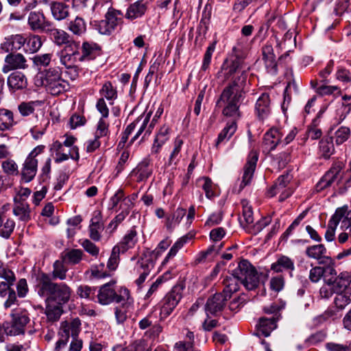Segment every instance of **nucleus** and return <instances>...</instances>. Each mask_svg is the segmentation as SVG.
I'll use <instances>...</instances> for the list:
<instances>
[{"mask_svg": "<svg viewBox=\"0 0 351 351\" xmlns=\"http://www.w3.org/2000/svg\"><path fill=\"white\" fill-rule=\"evenodd\" d=\"M247 83L246 71L236 76L223 90L217 105L224 106L222 113L226 117H232L233 121L241 117L239 107L245 94V88Z\"/></svg>", "mask_w": 351, "mask_h": 351, "instance_id": "nucleus-1", "label": "nucleus"}, {"mask_svg": "<svg viewBox=\"0 0 351 351\" xmlns=\"http://www.w3.org/2000/svg\"><path fill=\"white\" fill-rule=\"evenodd\" d=\"M260 283V274L256 269L247 261H241L231 276H226L223 280L224 288L222 293L231 298L233 293L239 289L241 284L248 291L256 289Z\"/></svg>", "mask_w": 351, "mask_h": 351, "instance_id": "nucleus-2", "label": "nucleus"}, {"mask_svg": "<svg viewBox=\"0 0 351 351\" xmlns=\"http://www.w3.org/2000/svg\"><path fill=\"white\" fill-rule=\"evenodd\" d=\"M35 291L42 298L64 305L69 302L71 288L64 282H55L49 274L42 271L35 276Z\"/></svg>", "mask_w": 351, "mask_h": 351, "instance_id": "nucleus-3", "label": "nucleus"}, {"mask_svg": "<svg viewBox=\"0 0 351 351\" xmlns=\"http://www.w3.org/2000/svg\"><path fill=\"white\" fill-rule=\"evenodd\" d=\"M170 245L168 239L161 241L155 250L145 249L138 261H137L134 270L139 274V277L135 280L136 284L140 287L145 282L147 276L151 270L154 267L155 262L160 254L166 250Z\"/></svg>", "mask_w": 351, "mask_h": 351, "instance_id": "nucleus-4", "label": "nucleus"}, {"mask_svg": "<svg viewBox=\"0 0 351 351\" xmlns=\"http://www.w3.org/2000/svg\"><path fill=\"white\" fill-rule=\"evenodd\" d=\"M248 53L247 49L242 44L237 43L233 48L229 58L222 64L221 70L224 71L226 78L231 76V81L236 76L239 75L242 71H246L247 76L250 67L245 64V59Z\"/></svg>", "mask_w": 351, "mask_h": 351, "instance_id": "nucleus-5", "label": "nucleus"}, {"mask_svg": "<svg viewBox=\"0 0 351 351\" xmlns=\"http://www.w3.org/2000/svg\"><path fill=\"white\" fill-rule=\"evenodd\" d=\"M42 84L53 95H58L69 89V82L61 76L59 68H49L45 72Z\"/></svg>", "mask_w": 351, "mask_h": 351, "instance_id": "nucleus-6", "label": "nucleus"}, {"mask_svg": "<svg viewBox=\"0 0 351 351\" xmlns=\"http://www.w3.org/2000/svg\"><path fill=\"white\" fill-rule=\"evenodd\" d=\"M10 317V322L4 327L5 333L11 336L23 335L30 322L28 311L25 308H14L11 311Z\"/></svg>", "mask_w": 351, "mask_h": 351, "instance_id": "nucleus-7", "label": "nucleus"}, {"mask_svg": "<svg viewBox=\"0 0 351 351\" xmlns=\"http://www.w3.org/2000/svg\"><path fill=\"white\" fill-rule=\"evenodd\" d=\"M114 280L103 285L98 291L97 298V302L101 305H107L113 302L117 303L124 302L128 300L130 296L129 290L126 288H122L120 291L121 295L117 294L111 286L115 284Z\"/></svg>", "mask_w": 351, "mask_h": 351, "instance_id": "nucleus-8", "label": "nucleus"}, {"mask_svg": "<svg viewBox=\"0 0 351 351\" xmlns=\"http://www.w3.org/2000/svg\"><path fill=\"white\" fill-rule=\"evenodd\" d=\"M122 16L123 14L120 10L110 5L105 14V19L100 21L98 24L99 32L104 35L111 34L122 23Z\"/></svg>", "mask_w": 351, "mask_h": 351, "instance_id": "nucleus-9", "label": "nucleus"}, {"mask_svg": "<svg viewBox=\"0 0 351 351\" xmlns=\"http://www.w3.org/2000/svg\"><path fill=\"white\" fill-rule=\"evenodd\" d=\"M292 176L289 173L280 176L274 184L268 191V195L274 197L276 194H280L279 201L282 202L291 195L293 191L288 187Z\"/></svg>", "mask_w": 351, "mask_h": 351, "instance_id": "nucleus-10", "label": "nucleus"}, {"mask_svg": "<svg viewBox=\"0 0 351 351\" xmlns=\"http://www.w3.org/2000/svg\"><path fill=\"white\" fill-rule=\"evenodd\" d=\"M28 68L27 60L23 54L21 53H10L4 59V64L2 71L4 73L14 70H25Z\"/></svg>", "mask_w": 351, "mask_h": 351, "instance_id": "nucleus-11", "label": "nucleus"}, {"mask_svg": "<svg viewBox=\"0 0 351 351\" xmlns=\"http://www.w3.org/2000/svg\"><path fill=\"white\" fill-rule=\"evenodd\" d=\"M342 169L343 165L341 162H338L334 163L316 184V191L320 192L323 191L330 186L336 180H339Z\"/></svg>", "mask_w": 351, "mask_h": 351, "instance_id": "nucleus-12", "label": "nucleus"}, {"mask_svg": "<svg viewBox=\"0 0 351 351\" xmlns=\"http://www.w3.org/2000/svg\"><path fill=\"white\" fill-rule=\"evenodd\" d=\"M27 25L33 32H45L51 26L42 11H31L27 16Z\"/></svg>", "mask_w": 351, "mask_h": 351, "instance_id": "nucleus-13", "label": "nucleus"}, {"mask_svg": "<svg viewBox=\"0 0 351 351\" xmlns=\"http://www.w3.org/2000/svg\"><path fill=\"white\" fill-rule=\"evenodd\" d=\"M230 299L225 294L221 293H217L213 296L210 297L205 305V311L207 316L210 315H216L217 313L221 312L226 304L227 300Z\"/></svg>", "mask_w": 351, "mask_h": 351, "instance_id": "nucleus-14", "label": "nucleus"}, {"mask_svg": "<svg viewBox=\"0 0 351 351\" xmlns=\"http://www.w3.org/2000/svg\"><path fill=\"white\" fill-rule=\"evenodd\" d=\"M327 250L323 244H317L306 247L305 254L309 258L317 260L319 264H330L332 259L326 255Z\"/></svg>", "mask_w": 351, "mask_h": 351, "instance_id": "nucleus-15", "label": "nucleus"}, {"mask_svg": "<svg viewBox=\"0 0 351 351\" xmlns=\"http://www.w3.org/2000/svg\"><path fill=\"white\" fill-rule=\"evenodd\" d=\"M282 136L283 133L280 128H272L269 130L263 137V145L265 150L267 152L274 150L282 141Z\"/></svg>", "mask_w": 351, "mask_h": 351, "instance_id": "nucleus-16", "label": "nucleus"}, {"mask_svg": "<svg viewBox=\"0 0 351 351\" xmlns=\"http://www.w3.org/2000/svg\"><path fill=\"white\" fill-rule=\"evenodd\" d=\"M257 161V154L256 152H251L244 166L243 175L242 176V180L240 184V191L250 184L256 169Z\"/></svg>", "mask_w": 351, "mask_h": 351, "instance_id": "nucleus-17", "label": "nucleus"}, {"mask_svg": "<svg viewBox=\"0 0 351 351\" xmlns=\"http://www.w3.org/2000/svg\"><path fill=\"white\" fill-rule=\"evenodd\" d=\"M271 112V99L269 94L263 93L255 104V113L260 121L267 119Z\"/></svg>", "mask_w": 351, "mask_h": 351, "instance_id": "nucleus-18", "label": "nucleus"}, {"mask_svg": "<svg viewBox=\"0 0 351 351\" xmlns=\"http://www.w3.org/2000/svg\"><path fill=\"white\" fill-rule=\"evenodd\" d=\"M270 269L275 273L287 271L292 277L293 271L295 270L294 261L287 256L279 255L276 261L271 265Z\"/></svg>", "mask_w": 351, "mask_h": 351, "instance_id": "nucleus-19", "label": "nucleus"}, {"mask_svg": "<svg viewBox=\"0 0 351 351\" xmlns=\"http://www.w3.org/2000/svg\"><path fill=\"white\" fill-rule=\"evenodd\" d=\"M263 60L268 73L275 75L277 73V62L274 49L271 45L266 44L262 48Z\"/></svg>", "mask_w": 351, "mask_h": 351, "instance_id": "nucleus-20", "label": "nucleus"}, {"mask_svg": "<svg viewBox=\"0 0 351 351\" xmlns=\"http://www.w3.org/2000/svg\"><path fill=\"white\" fill-rule=\"evenodd\" d=\"M14 202L13 214L22 221H29L31 210L29 205L25 202V199H19L18 197H14Z\"/></svg>", "mask_w": 351, "mask_h": 351, "instance_id": "nucleus-21", "label": "nucleus"}, {"mask_svg": "<svg viewBox=\"0 0 351 351\" xmlns=\"http://www.w3.org/2000/svg\"><path fill=\"white\" fill-rule=\"evenodd\" d=\"M81 330V321L78 317L71 318L61 323L60 333L64 334L66 337L71 335L75 339Z\"/></svg>", "mask_w": 351, "mask_h": 351, "instance_id": "nucleus-22", "label": "nucleus"}, {"mask_svg": "<svg viewBox=\"0 0 351 351\" xmlns=\"http://www.w3.org/2000/svg\"><path fill=\"white\" fill-rule=\"evenodd\" d=\"M38 160L34 158L27 157L21 169V178L25 182L32 181L37 172Z\"/></svg>", "mask_w": 351, "mask_h": 351, "instance_id": "nucleus-23", "label": "nucleus"}, {"mask_svg": "<svg viewBox=\"0 0 351 351\" xmlns=\"http://www.w3.org/2000/svg\"><path fill=\"white\" fill-rule=\"evenodd\" d=\"M350 283L351 276L348 272L341 273L335 279H327V284L329 286H332L333 291L335 293L344 292L343 291Z\"/></svg>", "mask_w": 351, "mask_h": 351, "instance_id": "nucleus-24", "label": "nucleus"}, {"mask_svg": "<svg viewBox=\"0 0 351 351\" xmlns=\"http://www.w3.org/2000/svg\"><path fill=\"white\" fill-rule=\"evenodd\" d=\"M45 308L44 313L47 317V322L51 323L57 322L64 312L63 305L46 300H45Z\"/></svg>", "mask_w": 351, "mask_h": 351, "instance_id": "nucleus-25", "label": "nucleus"}, {"mask_svg": "<svg viewBox=\"0 0 351 351\" xmlns=\"http://www.w3.org/2000/svg\"><path fill=\"white\" fill-rule=\"evenodd\" d=\"M50 10L53 18L58 21L66 20L70 16V7L63 1H53Z\"/></svg>", "mask_w": 351, "mask_h": 351, "instance_id": "nucleus-26", "label": "nucleus"}, {"mask_svg": "<svg viewBox=\"0 0 351 351\" xmlns=\"http://www.w3.org/2000/svg\"><path fill=\"white\" fill-rule=\"evenodd\" d=\"M278 320V317L271 316V317H261L257 328L256 335H263L268 337L270 335L271 331H273L276 327V322Z\"/></svg>", "mask_w": 351, "mask_h": 351, "instance_id": "nucleus-27", "label": "nucleus"}, {"mask_svg": "<svg viewBox=\"0 0 351 351\" xmlns=\"http://www.w3.org/2000/svg\"><path fill=\"white\" fill-rule=\"evenodd\" d=\"M152 170L147 160L140 162L130 173L132 178L138 182L145 181L152 174Z\"/></svg>", "mask_w": 351, "mask_h": 351, "instance_id": "nucleus-28", "label": "nucleus"}, {"mask_svg": "<svg viewBox=\"0 0 351 351\" xmlns=\"http://www.w3.org/2000/svg\"><path fill=\"white\" fill-rule=\"evenodd\" d=\"M147 10V4L143 0L137 1L129 5L125 17L130 21L142 17Z\"/></svg>", "mask_w": 351, "mask_h": 351, "instance_id": "nucleus-29", "label": "nucleus"}, {"mask_svg": "<svg viewBox=\"0 0 351 351\" xmlns=\"http://www.w3.org/2000/svg\"><path fill=\"white\" fill-rule=\"evenodd\" d=\"M137 232L134 229L130 230L121 241L113 247L118 248L121 253H125L133 248L137 243Z\"/></svg>", "mask_w": 351, "mask_h": 351, "instance_id": "nucleus-30", "label": "nucleus"}, {"mask_svg": "<svg viewBox=\"0 0 351 351\" xmlns=\"http://www.w3.org/2000/svg\"><path fill=\"white\" fill-rule=\"evenodd\" d=\"M104 229L102 216L100 212L95 214L91 219L89 225V237L95 241H99L101 239V232Z\"/></svg>", "mask_w": 351, "mask_h": 351, "instance_id": "nucleus-31", "label": "nucleus"}, {"mask_svg": "<svg viewBox=\"0 0 351 351\" xmlns=\"http://www.w3.org/2000/svg\"><path fill=\"white\" fill-rule=\"evenodd\" d=\"M8 85L14 91L23 90L27 86V80L23 73L13 72L8 77Z\"/></svg>", "mask_w": 351, "mask_h": 351, "instance_id": "nucleus-32", "label": "nucleus"}, {"mask_svg": "<svg viewBox=\"0 0 351 351\" xmlns=\"http://www.w3.org/2000/svg\"><path fill=\"white\" fill-rule=\"evenodd\" d=\"M343 213L340 209H336L335 213L330 217L328 223V229L325 233V239L328 241H332L335 237V230L342 219Z\"/></svg>", "mask_w": 351, "mask_h": 351, "instance_id": "nucleus-33", "label": "nucleus"}, {"mask_svg": "<svg viewBox=\"0 0 351 351\" xmlns=\"http://www.w3.org/2000/svg\"><path fill=\"white\" fill-rule=\"evenodd\" d=\"M45 32L49 34L52 41L59 47L67 44L69 40L71 39L70 35L67 32L62 29L53 27L52 25L50 27H48V30Z\"/></svg>", "mask_w": 351, "mask_h": 351, "instance_id": "nucleus-34", "label": "nucleus"}, {"mask_svg": "<svg viewBox=\"0 0 351 351\" xmlns=\"http://www.w3.org/2000/svg\"><path fill=\"white\" fill-rule=\"evenodd\" d=\"M99 49V47L94 43L84 42L81 47L82 51L80 52V62L95 58Z\"/></svg>", "mask_w": 351, "mask_h": 351, "instance_id": "nucleus-35", "label": "nucleus"}, {"mask_svg": "<svg viewBox=\"0 0 351 351\" xmlns=\"http://www.w3.org/2000/svg\"><path fill=\"white\" fill-rule=\"evenodd\" d=\"M84 254L80 249H66L61 253V258L66 264L77 265L82 260Z\"/></svg>", "mask_w": 351, "mask_h": 351, "instance_id": "nucleus-36", "label": "nucleus"}, {"mask_svg": "<svg viewBox=\"0 0 351 351\" xmlns=\"http://www.w3.org/2000/svg\"><path fill=\"white\" fill-rule=\"evenodd\" d=\"M170 130V127L166 124L160 127L154 141L152 152L156 154L159 152L160 147L168 141Z\"/></svg>", "mask_w": 351, "mask_h": 351, "instance_id": "nucleus-37", "label": "nucleus"}, {"mask_svg": "<svg viewBox=\"0 0 351 351\" xmlns=\"http://www.w3.org/2000/svg\"><path fill=\"white\" fill-rule=\"evenodd\" d=\"M241 204L243 211L242 217L240 218V223L247 232L248 228L251 225H253L254 221L252 208L246 200H243Z\"/></svg>", "mask_w": 351, "mask_h": 351, "instance_id": "nucleus-38", "label": "nucleus"}, {"mask_svg": "<svg viewBox=\"0 0 351 351\" xmlns=\"http://www.w3.org/2000/svg\"><path fill=\"white\" fill-rule=\"evenodd\" d=\"M237 129V125L235 121L228 122L226 127L219 134L215 146L218 147L220 143L228 141L235 133Z\"/></svg>", "mask_w": 351, "mask_h": 351, "instance_id": "nucleus-39", "label": "nucleus"}, {"mask_svg": "<svg viewBox=\"0 0 351 351\" xmlns=\"http://www.w3.org/2000/svg\"><path fill=\"white\" fill-rule=\"evenodd\" d=\"M15 123L13 112L5 108H0V130H9Z\"/></svg>", "mask_w": 351, "mask_h": 351, "instance_id": "nucleus-40", "label": "nucleus"}, {"mask_svg": "<svg viewBox=\"0 0 351 351\" xmlns=\"http://www.w3.org/2000/svg\"><path fill=\"white\" fill-rule=\"evenodd\" d=\"M99 94L104 99L106 98L110 105L114 104V101L117 98V90L110 81L106 82L101 88L99 90Z\"/></svg>", "mask_w": 351, "mask_h": 351, "instance_id": "nucleus-41", "label": "nucleus"}, {"mask_svg": "<svg viewBox=\"0 0 351 351\" xmlns=\"http://www.w3.org/2000/svg\"><path fill=\"white\" fill-rule=\"evenodd\" d=\"M68 29L74 35L80 36L86 33V24L82 18L77 16L69 23Z\"/></svg>", "mask_w": 351, "mask_h": 351, "instance_id": "nucleus-42", "label": "nucleus"}, {"mask_svg": "<svg viewBox=\"0 0 351 351\" xmlns=\"http://www.w3.org/2000/svg\"><path fill=\"white\" fill-rule=\"evenodd\" d=\"M184 289V286L183 284H177L172 287L171 290L165 297L167 300H170L173 304L177 306L182 298Z\"/></svg>", "mask_w": 351, "mask_h": 351, "instance_id": "nucleus-43", "label": "nucleus"}, {"mask_svg": "<svg viewBox=\"0 0 351 351\" xmlns=\"http://www.w3.org/2000/svg\"><path fill=\"white\" fill-rule=\"evenodd\" d=\"M334 151L335 148L331 137L323 138L319 141V152L322 157L329 158Z\"/></svg>", "mask_w": 351, "mask_h": 351, "instance_id": "nucleus-44", "label": "nucleus"}, {"mask_svg": "<svg viewBox=\"0 0 351 351\" xmlns=\"http://www.w3.org/2000/svg\"><path fill=\"white\" fill-rule=\"evenodd\" d=\"M63 146L64 145L58 141L53 142L52 144L51 149L56 153L55 162L56 163L62 162L69 158L70 152H65Z\"/></svg>", "mask_w": 351, "mask_h": 351, "instance_id": "nucleus-45", "label": "nucleus"}, {"mask_svg": "<svg viewBox=\"0 0 351 351\" xmlns=\"http://www.w3.org/2000/svg\"><path fill=\"white\" fill-rule=\"evenodd\" d=\"M63 261H56L53 265V271L51 278L53 279H59L63 280L66 278L67 269L64 265Z\"/></svg>", "mask_w": 351, "mask_h": 351, "instance_id": "nucleus-46", "label": "nucleus"}, {"mask_svg": "<svg viewBox=\"0 0 351 351\" xmlns=\"http://www.w3.org/2000/svg\"><path fill=\"white\" fill-rule=\"evenodd\" d=\"M1 168L3 173L8 176H17L19 173L18 165L10 158L1 162Z\"/></svg>", "mask_w": 351, "mask_h": 351, "instance_id": "nucleus-47", "label": "nucleus"}, {"mask_svg": "<svg viewBox=\"0 0 351 351\" xmlns=\"http://www.w3.org/2000/svg\"><path fill=\"white\" fill-rule=\"evenodd\" d=\"M96 288L88 285H82L77 288V295L80 298L88 299L90 300H95V294Z\"/></svg>", "mask_w": 351, "mask_h": 351, "instance_id": "nucleus-48", "label": "nucleus"}, {"mask_svg": "<svg viewBox=\"0 0 351 351\" xmlns=\"http://www.w3.org/2000/svg\"><path fill=\"white\" fill-rule=\"evenodd\" d=\"M351 302V293L348 291L337 293L335 298V304L337 308L340 310L343 309L348 304Z\"/></svg>", "mask_w": 351, "mask_h": 351, "instance_id": "nucleus-49", "label": "nucleus"}, {"mask_svg": "<svg viewBox=\"0 0 351 351\" xmlns=\"http://www.w3.org/2000/svg\"><path fill=\"white\" fill-rule=\"evenodd\" d=\"M53 57L52 53L37 54L32 58L34 66L37 67H46L49 65Z\"/></svg>", "mask_w": 351, "mask_h": 351, "instance_id": "nucleus-50", "label": "nucleus"}, {"mask_svg": "<svg viewBox=\"0 0 351 351\" xmlns=\"http://www.w3.org/2000/svg\"><path fill=\"white\" fill-rule=\"evenodd\" d=\"M0 278L3 279L5 282L8 284H14L16 276L14 271L9 268L8 265L3 263L0 264Z\"/></svg>", "mask_w": 351, "mask_h": 351, "instance_id": "nucleus-51", "label": "nucleus"}, {"mask_svg": "<svg viewBox=\"0 0 351 351\" xmlns=\"http://www.w3.org/2000/svg\"><path fill=\"white\" fill-rule=\"evenodd\" d=\"M15 228V222L12 219H7L5 221H3V226L0 228V236L4 239H9L14 232Z\"/></svg>", "mask_w": 351, "mask_h": 351, "instance_id": "nucleus-52", "label": "nucleus"}, {"mask_svg": "<svg viewBox=\"0 0 351 351\" xmlns=\"http://www.w3.org/2000/svg\"><path fill=\"white\" fill-rule=\"evenodd\" d=\"M162 303V304L160 308V320H164L166 319L176 307V306L173 304L170 300H167L165 296L163 298Z\"/></svg>", "mask_w": 351, "mask_h": 351, "instance_id": "nucleus-53", "label": "nucleus"}, {"mask_svg": "<svg viewBox=\"0 0 351 351\" xmlns=\"http://www.w3.org/2000/svg\"><path fill=\"white\" fill-rule=\"evenodd\" d=\"M216 46V42H213L207 47L206 51L204 55L202 65L201 66V71H206L209 68V65L211 62V58L213 52L215 51Z\"/></svg>", "mask_w": 351, "mask_h": 351, "instance_id": "nucleus-54", "label": "nucleus"}, {"mask_svg": "<svg viewBox=\"0 0 351 351\" xmlns=\"http://www.w3.org/2000/svg\"><path fill=\"white\" fill-rule=\"evenodd\" d=\"M271 217H263L261 220L258 221L256 223H253L248 228L247 232L252 234H256L260 232L263 228L267 226L271 223Z\"/></svg>", "mask_w": 351, "mask_h": 351, "instance_id": "nucleus-55", "label": "nucleus"}, {"mask_svg": "<svg viewBox=\"0 0 351 351\" xmlns=\"http://www.w3.org/2000/svg\"><path fill=\"white\" fill-rule=\"evenodd\" d=\"M350 136V129L348 127L341 126L335 133V142L341 145L346 142Z\"/></svg>", "mask_w": 351, "mask_h": 351, "instance_id": "nucleus-56", "label": "nucleus"}, {"mask_svg": "<svg viewBox=\"0 0 351 351\" xmlns=\"http://www.w3.org/2000/svg\"><path fill=\"white\" fill-rule=\"evenodd\" d=\"M26 42L28 50L31 53L37 52L43 45L41 37L38 35H33L29 36Z\"/></svg>", "mask_w": 351, "mask_h": 351, "instance_id": "nucleus-57", "label": "nucleus"}, {"mask_svg": "<svg viewBox=\"0 0 351 351\" xmlns=\"http://www.w3.org/2000/svg\"><path fill=\"white\" fill-rule=\"evenodd\" d=\"M60 62L67 68H71L75 62L80 61V56L60 52Z\"/></svg>", "mask_w": 351, "mask_h": 351, "instance_id": "nucleus-58", "label": "nucleus"}, {"mask_svg": "<svg viewBox=\"0 0 351 351\" xmlns=\"http://www.w3.org/2000/svg\"><path fill=\"white\" fill-rule=\"evenodd\" d=\"M64 47L60 51L61 53L73 54L80 56V42H77L73 39H70L67 44L64 45Z\"/></svg>", "mask_w": 351, "mask_h": 351, "instance_id": "nucleus-59", "label": "nucleus"}, {"mask_svg": "<svg viewBox=\"0 0 351 351\" xmlns=\"http://www.w3.org/2000/svg\"><path fill=\"white\" fill-rule=\"evenodd\" d=\"M145 347V340L140 339L136 341L134 345L124 346L123 345H117L113 348V351H141L142 348Z\"/></svg>", "mask_w": 351, "mask_h": 351, "instance_id": "nucleus-60", "label": "nucleus"}, {"mask_svg": "<svg viewBox=\"0 0 351 351\" xmlns=\"http://www.w3.org/2000/svg\"><path fill=\"white\" fill-rule=\"evenodd\" d=\"M90 271L91 276L96 279L105 278L110 276V274L104 269V263L93 267Z\"/></svg>", "mask_w": 351, "mask_h": 351, "instance_id": "nucleus-61", "label": "nucleus"}, {"mask_svg": "<svg viewBox=\"0 0 351 351\" xmlns=\"http://www.w3.org/2000/svg\"><path fill=\"white\" fill-rule=\"evenodd\" d=\"M120 254L121 252L119 251L118 248H112L110 256L107 263V267L109 270L114 271L117 269L119 263Z\"/></svg>", "mask_w": 351, "mask_h": 351, "instance_id": "nucleus-62", "label": "nucleus"}, {"mask_svg": "<svg viewBox=\"0 0 351 351\" xmlns=\"http://www.w3.org/2000/svg\"><path fill=\"white\" fill-rule=\"evenodd\" d=\"M275 160L276 161L279 169L285 168L291 161L290 152L287 150L279 153L278 155H276Z\"/></svg>", "mask_w": 351, "mask_h": 351, "instance_id": "nucleus-63", "label": "nucleus"}, {"mask_svg": "<svg viewBox=\"0 0 351 351\" xmlns=\"http://www.w3.org/2000/svg\"><path fill=\"white\" fill-rule=\"evenodd\" d=\"M270 289L276 292H280L285 286V278L282 276L272 277L269 282Z\"/></svg>", "mask_w": 351, "mask_h": 351, "instance_id": "nucleus-64", "label": "nucleus"}]
</instances>
